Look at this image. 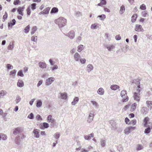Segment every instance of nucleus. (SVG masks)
<instances>
[{
    "mask_svg": "<svg viewBox=\"0 0 152 152\" xmlns=\"http://www.w3.org/2000/svg\"><path fill=\"white\" fill-rule=\"evenodd\" d=\"M140 89H137L136 91L134 93L133 95L134 99L138 102L140 101Z\"/></svg>",
    "mask_w": 152,
    "mask_h": 152,
    "instance_id": "7ed1b4c3",
    "label": "nucleus"
},
{
    "mask_svg": "<svg viewBox=\"0 0 152 152\" xmlns=\"http://www.w3.org/2000/svg\"><path fill=\"white\" fill-rule=\"evenodd\" d=\"M80 58V55L77 53H76L74 55V58L75 59L76 61H77L79 60Z\"/></svg>",
    "mask_w": 152,
    "mask_h": 152,
    "instance_id": "b1692460",
    "label": "nucleus"
},
{
    "mask_svg": "<svg viewBox=\"0 0 152 152\" xmlns=\"http://www.w3.org/2000/svg\"><path fill=\"white\" fill-rule=\"evenodd\" d=\"M36 4L35 3H33L31 5V8L32 10H34L36 9Z\"/></svg>",
    "mask_w": 152,
    "mask_h": 152,
    "instance_id": "09e8293b",
    "label": "nucleus"
},
{
    "mask_svg": "<svg viewBox=\"0 0 152 152\" xmlns=\"http://www.w3.org/2000/svg\"><path fill=\"white\" fill-rule=\"evenodd\" d=\"M42 104V102L40 100H39L37 101L36 106L38 107H41Z\"/></svg>",
    "mask_w": 152,
    "mask_h": 152,
    "instance_id": "72a5a7b5",
    "label": "nucleus"
},
{
    "mask_svg": "<svg viewBox=\"0 0 152 152\" xmlns=\"http://www.w3.org/2000/svg\"><path fill=\"white\" fill-rule=\"evenodd\" d=\"M31 40L34 42H36L37 40V36H32L31 38Z\"/></svg>",
    "mask_w": 152,
    "mask_h": 152,
    "instance_id": "ea45409f",
    "label": "nucleus"
},
{
    "mask_svg": "<svg viewBox=\"0 0 152 152\" xmlns=\"http://www.w3.org/2000/svg\"><path fill=\"white\" fill-rule=\"evenodd\" d=\"M7 67L8 69H12L13 68V66L10 64H7Z\"/></svg>",
    "mask_w": 152,
    "mask_h": 152,
    "instance_id": "864d4df0",
    "label": "nucleus"
},
{
    "mask_svg": "<svg viewBox=\"0 0 152 152\" xmlns=\"http://www.w3.org/2000/svg\"><path fill=\"white\" fill-rule=\"evenodd\" d=\"M150 131L151 128L150 127H148L145 129L144 132L145 134H148L150 132Z\"/></svg>",
    "mask_w": 152,
    "mask_h": 152,
    "instance_id": "c03bdc74",
    "label": "nucleus"
},
{
    "mask_svg": "<svg viewBox=\"0 0 152 152\" xmlns=\"http://www.w3.org/2000/svg\"><path fill=\"white\" fill-rule=\"evenodd\" d=\"M43 81L42 80H39L38 84H37V87H39L42 83Z\"/></svg>",
    "mask_w": 152,
    "mask_h": 152,
    "instance_id": "052dcab7",
    "label": "nucleus"
},
{
    "mask_svg": "<svg viewBox=\"0 0 152 152\" xmlns=\"http://www.w3.org/2000/svg\"><path fill=\"white\" fill-rule=\"evenodd\" d=\"M135 30L137 31H143V29L142 28L141 25L138 24H136L135 28Z\"/></svg>",
    "mask_w": 152,
    "mask_h": 152,
    "instance_id": "1a4fd4ad",
    "label": "nucleus"
},
{
    "mask_svg": "<svg viewBox=\"0 0 152 152\" xmlns=\"http://www.w3.org/2000/svg\"><path fill=\"white\" fill-rule=\"evenodd\" d=\"M140 8L142 10H145L146 9L145 5L144 4H142L140 7Z\"/></svg>",
    "mask_w": 152,
    "mask_h": 152,
    "instance_id": "3c124183",
    "label": "nucleus"
},
{
    "mask_svg": "<svg viewBox=\"0 0 152 152\" xmlns=\"http://www.w3.org/2000/svg\"><path fill=\"white\" fill-rule=\"evenodd\" d=\"M84 138L85 140H88L90 139V138L89 135L87 136V135H84Z\"/></svg>",
    "mask_w": 152,
    "mask_h": 152,
    "instance_id": "338daca9",
    "label": "nucleus"
},
{
    "mask_svg": "<svg viewBox=\"0 0 152 152\" xmlns=\"http://www.w3.org/2000/svg\"><path fill=\"white\" fill-rule=\"evenodd\" d=\"M55 78L53 77H51L48 78L45 80V84L47 86H49L51 85L52 83L55 80Z\"/></svg>",
    "mask_w": 152,
    "mask_h": 152,
    "instance_id": "20e7f679",
    "label": "nucleus"
},
{
    "mask_svg": "<svg viewBox=\"0 0 152 152\" xmlns=\"http://www.w3.org/2000/svg\"><path fill=\"white\" fill-rule=\"evenodd\" d=\"M18 86L19 87H22L24 86V83L23 81L21 80H18L17 83Z\"/></svg>",
    "mask_w": 152,
    "mask_h": 152,
    "instance_id": "f3484780",
    "label": "nucleus"
},
{
    "mask_svg": "<svg viewBox=\"0 0 152 152\" xmlns=\"http://www.w3.org/2000/svg\"><path fill=\"white\" fill-rule=\"evenodd\" d=\"M91 103L94 106L95 108H98V105L97 102L95 101H91Z\"/></svg>",
    "mask_w": 152,
    "mask_h": 152,
    "instance_id": "f704fd0d",
    "label": "nucleus"
},
{
    "mask_svg": "<svg viewBox=\"0 0 152 152\" xmlns=\"http://www.w3.org/2000/svg\"><path fill=\"white\" fill-rule=\"evenodd\" d=\"M36 118L37 120H39L42 121V119L41 118V116L39 115H37L36 116Z\"/></svg>",
    "mask_w": 152,
    "mask_h": 152,
    "instance_id": "e2e57ef3",
    "label": "nucleus"
},
{
    "mask_svg": "<svg viewBox=\"0 0 152 152\" xmlns=\"http://www.w3.org/2000/svg\"><path fill=\"white\" fill-rule=\"evenodd\" d=\"M23 131V129L20 127H17L15 128L13 131V134L15 135H17L21 132Z\"/></svg>",
    "mask_w": 152,
    "mask_h": 152,
    "instance_id": "6e6552de",
    "label": "nucleus"
},
{
    "mask_svg": "<svg viewBox=\"0 0 152 152\" xmlns=\"http://www.w3.org/2000/svg\"><path fill=\"white\" fill-rule=\"evenodd\" d=\"M19 137L18 136L16 137L15 139V143L18 145H20V141L19 140Z\"/></svg>",
    "mask_w": 152,
    "mask_h": 152,
    "instance_id": "c756f323",
    "label": "nucleus"
},
{
    "mask_svg": "<svg viewBox=\"0 0 152 152\" xmlns=\"http://www.w3.org/2000/svg\"><path fill=\"white\" fill-rule=\"evenodd\" d=\"M115 39L116 40H119L121 39V37L119 36V35H118L115 36Z\"/></svg>",
    "mask_w": 152,
    "mask_h": 152,
    "instance_id": "0e129e2a",
    "label": "nucleus"
},
{
    "mask_svg": "<svg viewBox=\"0 0 152 152\" xmlns=\"http://www.w3.org/2000/svg\"><path fill=\"white\" fill-rule=\"evenodd\" d=\"M120 96L122 98V101L123 102H126L128 101L129 97L127 96L126 91L125 90H123L121 92Z\"/></svg>",
    "mask_w": 152,
    "mask_h": 152,
    "instance_id": "f03ea898",
    "label": "nucleus"
},
{
    "mask_svg": "<svg viewBox=\"0 0 152 152\" xmlns=\"http://www.w3.org/2000/svg\"><path fill=\"white\" fill-rule=\"evenodd\" d=\"M7 94V92L4 90H2L0 92V95L1 96H4Z\"/></svg>",
    "mask_w": 152,
    "mask_h": 152,
    "instance_id": "a19ab883",
    "label": "nucleus"
},
{
    "mask_svg": "<svg viewBox=\"0 0 152 152\" xmlns=\"http://www.w3.org/2000/svg\"><path fill=\"white\" fill-rule=\"evenodd\" d=\"M101 4L102 5H105L106 3L105 0H100Z\"/></svg>",
    "mask_w": 152,
    "mask_h": 152,
    "instance_id": "680f3d73",
    "label": "nucleus"
},
{
    "mask_svg": "<svg viewBox=\"0 0 152 152\" xmlns=\"http://www.w3.org/2000/svg\"><path fill=\"white\" fill-rule=\"evenodd\" d=\"M58 68V66L56 65H53V67H51L50 69H51L53 71L57 69Z\"/></svg>",
    "mask_w": 152,
    "mask_h": 152,
    "instance_id": "de8ad7c7",
    "label": "nucleus"
},
{
    "mask_svg": "<svg viewBox=\"0 0 152 152\" xmlns=\"http://www.w3.org/2000/svg\"><path fill=\"white\" fill-rule=\"evenodd\" d=\"M7 137L6 135L3 133L0 134V140H5L7 139Z\"/></svg>",
    "mask_w": 152,
    "mask_h": 152,
    "instance_id": "6ab92c4d",
    "label": "nucleus"
},
{
    "mask_svg": "<svg viewBox=\"0 0 152 152\" xmlns=\"http://www.w3.org/2000/svg\"><path fill=\"white\" fill-rule=\"evenodd\" d=\"M125 11V6L124 5H122L120 7L119 11V13L121 14H123Z\"/></svg>",
    "mask_w": 152,
    "mask_h": 152,
    "instance_id": "5701e85b",
    "label": "nucleus"
},
{
    "mask_svg": "<svg viewBox=\"0 0 152 152\" xmlns=\"http://www.w3.org/2000/svg\"><path fill=\"white\" fill-rule=\"evenodd\" d=\"M60 95L58 96L59 98L64 99H67L68 96L66 93H60Z\"/></svg>",
    "mask_w": 152,
    "mask_h": 152,
    "instance_id": "9b49d317",
    "label": "nucleus"
},
{
    "mask_svg": "<svg viewBox=\"0 0 152 152\" xmlns=\"http://www.w3.org/2000/svg\"><path fill=\"white\" fill-rule=\"evenodd\" d=\"M94 112L92 111H91L90 113L87 120V122L88 123H90L93 120L94 116Z\"/></svg>",
    "mask_w": 152,
    "mask_h": 152,
    "instance_id": "39448f33",
    "label": "nucleus"
},
{
    "mask_svg": "<svg viewBox=\"0 0 152 152\" xmlns=\"http://www.w3.org/2000/svg\"><path fill=\"white\" fill-rule=\"evenodd\" d=\"M98 25L97 23H96L92 24L91 26V28L93 29H94L96 28Z\"/></svg>",
    "mask_w": 152,
    "mask_h": 152,
    "instance_id": "37998d69",
    "label": "nucleus"
},
{
    "mask_svg": "<svg viewBox=\"0 0 152 152\" xmlns=\"http://www.w3.org/2000/svg\"><path fill=\"white\" fill-rule=\"evenodd\" d=\"M30 27V25H28L25 28L24 30V31L26 33H27L29 32Z\"/></svg>",
    "mask_w": 152,
    "mask_h": 152,
    "instance_id": "473e14b6",
    "label": "nucleus"
},
{
    "mask_svg": "<svg viewBox=\"0 0 152 152\" xmlns=\"http://www.w3.org/2000/svg\"><path fill=\"white\" fill-rule=\"evenodd\" d=\"M20 2V1L19 0H16L14 1L13 4L14 5H15L19 4Z\"/></svg>",
    "mask_w": 152,
    "mask_h": 152,
    "instance_id": "bf43d9fd",
    "label": "nucleus"
},
{
    "mask_svg": "<svg viewBox=\"0 0 152 152\" xmlns=\"http://www.w3.org/2000/svg\"><path fill=\"white\" fill-rule=\"evenodd\" d=\"M37 28L36 26H34L32 27L31 29V34L33 35L34 34L35 31L37 30Z\"/></svg>",
    "mask_w": 152,
    "mask_h": 152,
    "instance_id": "2f4dec72",
    "label": "nucleus"
},
{
    "mask_svg": "<svg viewBox=\"0 0 152 152\" xmlns=\"http://www.w3.org/2000/svg\"><path fill=\"white\" fill-rule=\"evenodd\" d=\"M135 128V127L130 126L126 128L124 130V133L128 134L131 131L134 130Z\"/></svg>",
    "mask_w": 152,
    "mask_h": 152,
    "instance_id": "0eeeda50",
    "label": "nucleus"
},
{
    "mask_svg": "<svg viewBox=\"0 0 152 152\" xmlns=\"http://www.w3.org/2000/svg\"><path fill=\"white\" fill-rule=\"evenodd\" d=\"M58 11V9L57 8L54 7L50 11V13H57Z\"/></svg>",
    "mask_w": 152,
    "mask_h": 152,
    "instance_id": "393cba45",
    "label": "nucleus"
},
{
    "mask_svg": "<svg viewBox=\"0 0 152 152\" xmlns=\"http://www.w3.org/2000/svg\"><path fill=\"white\" fill-rule=\"evenodd\" d=\"M24 9V6L22 7H20L18 8L17 9V11L18 12L19 14H20L22 16L23 15V9Z\"/></svg>",
    "mask_w": 152,
    "mask_h": 152,
    "instance_id": "2eb2a0df",
    "label": "nucleus"
},
{
    "mask_svg": "<svg viewBox=\"0 0 152 152\" xmlns=\"http://www.w3.org/2000/svg\"><path fill=\"white\" fill-rule=\"evenodd\" d=\"M35 100V99H31V100L29 102V104L32 105L33 104V102Z\"/></svg>",
    "mask_w": 152,
    "mask_h": 152,
    "instance_id": "774afa93",
    "label": "nucleus"
},
{
    "mask_svg": "<svg viewBox=\"0 0 152 152\" xmlns=\"http://www.w3.org/2000/svg\"><path fill=\"white\" fill-rule=\"evenodd\" d=\"M80 61L82 64H84L86 62V59L85 58H81Z\"/></svg>",
    "mask_w": 152,
    "mask_h": 152,
    "instance_id": "4d7b16f0",
    "label": "nucleus"
},
{
    "mask_svg": "<svg viewBox=\"0 0 152 152\" xmlns=\"http://www.w3.org/2000/svg\"><path fill=\"white\" fill-rule=\"evenodd\" d=\"M42 126L45 128H47L49 127V124L47 123L44 122L42 124Z\"/></svg>",
    "mask_w": 152,
    "mask_h": 152,
    "instance_id": "79ce46f5",
    "label": "nucleus"
},
{
    "mask_svg": "<svg viewBox=\"0 0 152 152\" xmlns=\"http://www.w3.org/2000/svg\"><path fill=\"white\" fill-rule=\"evenodd\" d=\"M16 72V70H14L13 71L10 72V75H12V76H15Z\"/></svg>",
    "mask_w": 152,
    "mask_h": 152,
    "instance_id": "13d9d810",
    "label": "nucleus"
},
{
    "mask_svg": "<svg viewBox=\"0 0 152 152\" xmlns=\"http://www.w3.org/2000/svg\"><path fill=\"white\" fill-rule=\"evenodd\" d=\"M111 124V126L112 127V129L113 130H115L117 129V127L115 125V123L113 122L112 121H111L110 122V124L112 123Z\"/></svg>",
    "mask_w": 152,
    "mask_h": 152,
    "instance_id": "a878e982",
    "label": "nucleus"
},
{
    "mask_svg": "<svg viewBox=\"0 0 152 152\" xmlns=\"http://www.w3.org/2000/svg\"><path fill=\"white\" fill-rule=\"evenodd\" d=\"M65 35L69 37L71 39H73L75 36V32L73 30L70 31L69 33L66 34H64Z\"/></svg>",
    "mask_w": 152,
    "mask_h": 152,
    "instance_id": "423d86ee",
    "label": "nucleus"
},
{
    "mask_svg": "<svg viewBox=\"0 0 152 152\" xmlns=\"http://www.w3.org/2000/svg\"><path fill=\"white\" fill-rule=\"evenodd\" d=\"M79 98L77 97H75L74 98L73 101L71 103L72 105H75L79 101Z\"/></svg>",
    "mask_w": 152,
    "mask_h": 152,
    "instance_id": "aec40b11",
    "label": "nucleus"
},
{
    "mask_svg": "<svg viewBox=\"0 0 152 152\" xmlns=\"http://www.w3.org/2000/svg\"><path fill=\"white\" fill-rule=\"evenodd\" d=\"M100 144L102 147H104L106 145V141L104 138L101 139L100 141Z\"/></svg>",
    "mask_w": 152,
    "mask_h": 152,
    "instance_id": "a211bd4d",
    "label": "nucleus"
},
{
    "mask_svg": "<svg viewBox=\"0 0 152 152\" xmlns=\"http://www.w3.org/2000/svg\"><path fill=\"white\" fill-rule=\"evenodd\" d=\"M47 119L49 123H53L56 121L55 119L52 118L51 115H49L48 116Z\"/></svg>",
    "mask_w": 152,
    "mask_h": 152,
    "instance_id": "4468645a",
    "label": "nucleus"
},
{
    "mask_svg": "<svg viewBox=\"0 0 152 152\" xmlns=\"http://www.w3.org/2000/svg\"><path fill=\"white\" fill-rule=\"evenodd\" d=\"M97 93L99 94L102 95L104 93V90L103 88H100L97 91Z\"/></svg>",
    "mask_w": 152,
    "mask_h": 152,
    "instance_id": "412c9836",
    "label": "nucleus"
},
{
    "mask_svg": "<svg viewBox=\"0 0 152 152\" xmlns=\"http://www.w3.org/2000/svg\"><path fill=\"white\" fill-rule=\"evenodd\" d=\"M29 118L32 119L34 118V115L32 113H31L28 116Z\"/></svg>",
    "mask_w": 152,
    "mask_h": 152,
    "instance_id": "6e6d98bb",
    "label": "nucleus"
},
{
    "mask_svg": "<svg viewBox=\"0 0 152 152\" xmlns=\"http://www.w3.org/2000/svg\"><path fill=\"white\" fill-rule=\"evenodd\" d=\"M137 104L136 103H133L132 105L130 110L132 111H133L136 108Z\"/></svg>",
    "mask_w": 152,
    "mask_h": 152,
    "instance_id": "bb28decb",
    "label": "nucleus"
},
{
    "mask_svg": "<svg viewBox=\"0 0 152 152\" xmlns=\"http://www.w3.org/2000/svg\"><path fill=\"white\" fill-rule=\"evenodd\" d=\"M130 105L129 104H128L126 105L123 108V111H126V110L127 109H128L129 107L130 106Z\"/></svg>",
    "mask_w": 152,
    "mask_h": 152,
    "instance_id": "5fc2aeb1",
    "label": "nucleus"
},
{
    "mask_svg": "<svg viewBox=\"0 0 152 152\" xmlns=\"http://www.w3.org/2000/svg\"><path fill=\"white\" fill-rule=\"evenodd\" d=\"M120 88L119 86L116 85H113L110 86L111 89L114 91L116 90L117 89H118Z\"/></svg>",
    "mask_w": 152,
    "mask_h": 152,
    "instance_id": "4be33fe9",
    "label": "nucleus"
},
{
    "mask_svg": "<svg viewBox=\"0 0 152 152\" xmlns=\"http://www.w3.org/2000/svg\"><path fill=\"white\" fill-rule=\"evenodd\" d=\"M55 23L58 24L59 27L60 28L64 27L66 25V20L64 18L60 17L55 20Z\"/></svg>",
    "mask_w": 152,
    "mask_h": 152,
    "instance_id": "f257e3e1",
    "label": "nucleus"
},
{
    "mask_svg": "<svg viewBox=\"0 0 152 152\" xmlns=\"http://www.w3.org/2000/svg\"><path fill=\"white\" fill-rule=\"evenodd\" d=\"M21 98L18 95L16 97L15 102L16 104H18L21 100Z\"/></svg>",
    "mask_w": 152,
    "mask_h": 152,
    "instance_id": "c9c22d12",
    "label": "nucleus"
},
{
    "mask_svg": "<svg viewBox=\"0 0 152 152\" xmlns=\"http://www.w3.org/2000/svg\"><path fill=\"white\" fill-rule=\"evenodd\" d=\"M26 11L27 12V14L28 15H30L31 13V9L30 8V6H29L28 7Z\"/></svg>",
    "mask_w": 152,
    "mask_h": 152,
    "instance_id": "8fccbe9b",
    "label": "nucleus"
},
{
    "mask_svg": "<svg viewBox=\"0 0 152 152\" xmlns=\"http://www.w3.org/2000/svg\"><path fill=\"white\" fill-rule=\"evenodd\" d=\"M40 132V130L39 129H34L32 132L33 134L34 135V136L36 138H38L39 137V133Z\"/></svg>",
    "mask_w": 152,
    "mask_h": 152,
    "instance_id": "9d476101",
    "label": "nucleus"
},
{
    "mask_svg": "<svg viewBox=\"0 0 152 152\" xmlns=\"http://www.w3.org/2000/svg\"><path fill=\"white\" fill-rule=\"evenodd\" d=\"M147 105L148 107L150 108H152V101H146Z\"/></svg>",
    "mask_w": 152,
    "mask_h": 152,
    "instance_id": "cd10ccee",
    "label": "nucleus"
},
{
    "mask_svg": "<svg viewBox=\"0 0 152 152\" xmlns=\"http://www.w3.org/2000/svg\"><path fill=\"white\" fill-rule=\"evenodd\" d=\"M98 17L101 20H104L106 18V15H105L102 14L98 16Z\"/></svg>",
    "mask_w": 152,
    "mask_h": 152,
    "instance_id": "4c0bfd02",
    "label": "nucleus"
},
{
    "mask_svg": "<svg viewBox=\"0 0 152 152\" xmlns=\"http://www.w3.org/2000/svg\"><path fill=\"white\" fill-rule=\"evenodd\" d=\"M146 110H147L146 107H143L142 108L141 111L142 113L144 114L146 113H147V112L146 111Z\"/></svg>",
    "mask_w": 152,
    "mask_h": 152,
    "instance_id": "58836bf2",
    "label": "nucleus"
},
{
    "mask_svg": "<svg viewBox=\"0 0 152 152\" xmlns=\"http://www.w3.org/2000/svg\"><path fill=\"white\" fill-rule=\"evenodd\" d=\"M39 66L43 69H46L47 65L45 62H40L39 63Z\"/></svg>",
    "mask_w": 152,
    "mask_h": 152,
    "instance_id": "ddd939ff",
    "label": "nucleus"
},
{
    "mask_svg": "<svg viewBox=\"0 0 152 152\" xmlns=\"http://www.w3.org/2000/svg\"><path fill=\"white\" fill-rule=\"evenodd\" d=\"M140 79H137L134 80L132 82L133 83H134L136 85H137V87L139 89L140 88Z\"/></svg>",
    "mask_w": 152,
    "mask_h": 152,
    "instance_id": "f8f14e48",
    "label": "nucleus"
},
{
    "mask_svg": "<svg viewBox=\"0 0 152 152\" xmlns=\"http://www.w3.org/2000/svg\"><path fill=\"white\" fill-rule=\"evenodd\" d=\"M93 66L91 64L88 65L86 67V71L88 72H90L93 69Z\"/></svg>",
    "mask_w": 152,
    "mask_h": 152,
    "instance_id": "dca6fc26",
    "label": "nucleus"
},
{
    "mask_svg": "<svg viewBox=\"0 0 152 152\" xmlns=\"http://www.w3.org/2000/svg\"><path fill=\"white\" fill-rule=\"evenodd\" d=\"M137 17V15L136 14H134L132 17V22L134 23L136 21V19Z\"/></svg>",
    "mask_w": 152,
    "mask_h": 152,
    "instance_id": "c85d7f7f",
    "label": "nucleus"
},
{
    "mask_svg": "<svg viewBox=\"0 0 152 152\" xmlns=\"http://www.w3.org/2000/svg\"><path fill=\"white\" fill-rule=\"evenodd\" d=\"M50 10V8L48 7L43 10L44 14H48L49 13V11Z\"/></svg>",
    "mask_w": 152,
    "mask_h": 152,
    "instance_id": "7c9ffc66",
    "label": "nucleus"
},
{
    "mask_svg": "<svg viewBox=\"0 0 152 152\" xmlns=\"http://www.w3.org/2000/svg\"><path fill=\"white\" fill-rule=\"evenodd\" d=\"M143 147L141 145L138 144L136 147V150L137 151H139L143 148Z\"/></svg>",
    "mask_w": 152,
    "mask_h": 152,
    "instance_id": "e433bc0d",
    "label": "nucleus"
},
{
    "mask_svg": "<svg viewBox=\"0 0 152 152\" xmlns=\"http://www.w3.org/2000/svg\"><path fill=\"white\" fill-rule=\"evenodd\" d=\"M18 75L21 77H23L24 76L22 70H20L18 72Z\"/></svg>",
    "mask_w": 152,
    "mask_h": 152,
    "instance_id": "603ef678",
    "label": "nucleus"
},
{
    "mask_svg": "<svg viewBox=\"0 0 152 152\" xmlns=\"http://www.w3.org/2000/svg\"><path fill=\"white\" fill-rule=\"evenodd\" d=\"M60 136V134L58 133H56L54 135V137L57 140L59 138Z\"/></svg>",
    "mask_w": 152,
    "mask_h": 152,
    "instance_id": "49530a36",
    "label": "nucleus"
},
{
    "mask_svg": "<svg viewBox=\"0 0 152 152\" xmlns=\"http://www.w3.org/2000/svg\"><path fill=\"white\" fill-rule=\"evenodd\" d=\"M117 149L119 151H121L122 150V148L121 146V145H119L117 147Z\"/></svg>",
    "mask_w": 152,
    "mask_h": 152,
    "instance_id": "69168bd1",
    "label": "nucleus"
},
{
    "mask_svg": "<svg viewBox=\"0 0 152 152\" xmlns=\"http://www.w3.org/2000/svg\"><path fill=\"white\" fill-rule=\"evenodd\" d=\"M7 13L5 12L4 14V15L3 16V21L4 22L5 21V20L7 19Z\"/></svg>",
    "mask_w": 152,
    "mask_h": 152,
    "instance_id": "a18cd8bd",
    "label": "nucleus"
}]
</instances>
